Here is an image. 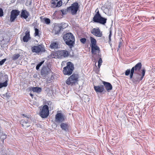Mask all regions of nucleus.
I'll use <instances>...</instances> for the list:
<instances>
[{"label":"nucleus","instance_id":"1","mask_svg":"<svg viewBox=\"0 0 155 155\" xmlns=\"http://www.w3.org/2000/svg\"><path fill=\"white\" fill-rule=\"evenodd\" d=\"M63 38L66 44L71 48L75 43L74 37L73 34L71 33H67L64 35Z\"/></svg>","mask_w":155,"mask_h":155},{"label":"nucleus","instance_id":"2","mask_svg":"<svg viewBox=\"0 0 155 155\" xmlns=\"http://www.w3.org/2000/svg\"><path fill=\"white\" fill-rule=\"evenodd\" d=\"M79 77L78 74L74 73L67 79L66 83L68 85H73L78 82Z\"/></svg>","mask_w":155,"mask_h":155},{"label":"nucleus","instance_id":"3","mask_svg":"<svg viewBox=\"0 0 155 155\" xmlns=\"http://www.w3.org/2000/svg\"><path fill=\"white\" fill-rule=\"evenodd\" d=\"M74 69L73 64L71 62H68L67 63L66 66L63 68V73L65 75H70L72 73Z\"/></svg>","mask_w":155,"mask_h":155},{"label":"nucleus","instance_id":"4","mask_svg":"<svg viewBox=\"0 0 155 155\" xmlns=\"http://www.w3.org/2000/svg\"><path fill=\"white\" fill-rule=\"evenodd\" d=\"M107 19L102 17L98 11L93 18L94 22L98 23L102 25H104L106 22Z\"/></svg>","mask_w":155,"mask_h":155},{"label":"nucleus","instance_id":"5","mask_svg":"<svg viewBox=\"0 0 155 155\" xmlns=\"http://www.w3.org/2000/svg\"><path fill=\"white\" fill-rule=\"evenodd\" d=\"M49 108L48 105H45L40 108L39 115L42 118H46L49 115Z\"/></svg>","mask_w":155,"mask_h":155},{"label":"nucleus","instance_id":"6","mask_svg":"<svg viewBox=\"0 0 155 155\" xmlns=\"http://www.w3.org/2000/svg\"><path fill=\"white\" fill-rule=\"evenodd\" d=\"M31 51L33 52H35L36 54L42 53L45 51L44 46L42 44L35 46L31 48Z\"/></svg>","mask_w":155,"mask_h":155},{"label":"nucleus","instance_id":"7","mask_svg":"<svg viewBox=\"0 0 155 155\" xmlns=\"http://www.w3.org/2000/svg\"><path fill=\"white\" fill-rule=\"evenodd\" d=\"M79 8L78 3L77 2H75L72 4L70 7L68 8L67 9L71 12L72 15H74L76 14Z\"/></svg>","mask_w":155,"mask_h":155},{"label":"nucleus","instance_id":"8","mask_svg":"<svg viewBox=\"0 0 155 155\" xmlns=\"http://www.w3.org/2000/svg\"><path fill=\"white\" fill-rule=\"evenodd\" d=\"M142 75L141 77L140 78V75L139 74H137L136 75H134L133 76V77L132 79V80L134 83H136V82H139L140 81H141L142 80L143 78V77L144 76L145 73V69H142Z\"/></svg>","mask_w":155,"mask_h":155},{"label":"nucleus","instance_id":"9","mask_svg":"<svg viewBox=\"0 0 155 155\" xmlns=\"http://www.w3.org/2000/svg\"><path fill=\"white\" fill-rule=\"evenodd\" d=\"M20 12L17 10H12L11 12L10 16V21L14 22L17 17L19 15Z\"/></svg>","mask_w":155,"mask_h":155},{"label":"nucleus","instance_id":"10","mask_svg":"<svg viewBox=\"0 0 155 155\" xmlns=\"http://www.w3.org/2000/svg\"><path fill=\"white\" fill-rule=\"evenodd\" d=\"M51 6L52 8L59 7L62 5V2L61 0H51Z\"/></svg>","mask_w":155,"mask_h":155},{"label":"nucleus","instance_id":"11","mask_svg":"<svg viewBox=\"0 0 155 155\" xmlns=\"http://www.w3.org/2000/svg\"><path fill=\"white\" fill-rule=\"evenodd\" d=\"M91 33L97 37H101L102 35V32L98 28H93L91 30Z\"/></svg>","mask_w":155,"mask_h":155},{"label":"nucleus","instance_id":"12","mask_svg":"<svg viewBox=\"0 0 155 155\" xmlns=\"http://www.w3.org/2000/svg\"><path fill=\"white\" fill-rule=\"evenodd\" d=\"M64 120L63 114L61 113H57L55 116V121L58 122H61Z\"/></svg>","mask_w":155,"mask_h":155},{"label":"nucleus","instance_id":"13","mask_svg":"<svg viewBox=\"0 0 155 155\" xmlns=\"http://www.w3.org/2000/svg\"><path fill=\"white\" fill-rule=\"evenodd\" d=\"M29 122V121L28 119H22L20 121V123L22 127L25 128L30 126Z\"/></svg>","mask_w":155,"mask_h":155},{"label":"nucleus","instance_id":"14","mask_svg":"<svg viewBox=\"0 0 155 155\" xmlns=\"http://www.w3.org/2000/svg\"><path fill=\"white\" fill-rule=\"evenodd\" d=\"M94 89L97 93H102L104 91V86L103 85L94 86Z\"/></svg>","mask_w":155,"mask_h":155},{"label":"nucleus","instance_id":"15","mask_svg":"<svg viewBox=\"0 0 155 155\" xmlns=\"http://www.w3.org/2000/svg\"><path fill=\"white\" fill-rule=\"evenodd\" d=\"M25 35L22 38V40L24 42H27L29 40L31 39V37L30 36V31L28 30H27L25 31Z\"/></svg>","mask_w":155,"mask_h":155},{"label":"nucleus","instance_id":"16","mask_svg":"<svg viewBox=\"0 0 155 155\" xmlns=\"http://www.w3.org/2000/svg\"><path fill=\"white\" fill-rule=\"evenodd\" d=\"M103 83L105 88L108 92H109L110 90L112 89V87L110 83L104 81Z\"/></svg>","mask_w":155,"mask_h":155},{"label":"nucleus","instance_id":"17","mask_svg":"<svg viewBox=\"0 0 155 155\" xmlns=\"http://www.w3.org/2000/svg\"><path fill=\"white\" fill-rule=\"evenodd\" d=\"M91 52L93 54H95L97 52L98 53L100 52L99 47L97 46H91Z\"/></svg>","mask_w":155,"mask_h":155},{"label":"nucleus","instance_id":"18","mask_svg":"<svg viewBox=\"0 0 155 155\" xmlns=\"http://www.w3.org/2000/svg\"><path fill=\"white\" fill-rule=\"evenodd\" d=\"M50 69L48 68L44 67L41 69V75L45 76L48 74L50 71Z\"/></svg>","mask_w":155,"mask_h":155},{"label":"nucleus","instance_id":"19","mask_svg":"<svg viewBox=\"0 0 155 155\" xmlns=\"http://www.w3.org/2000/svg\"><path fill=\"white\" fill-rule=\"evenodd\" d=\"M29 15V12L25 10H23L21 14V17L25 19H26Z\"/></svg>","mask_w":155,"mask_h":155},{"label":"nucleus","instance_id":"20","mask_svg":"<svg viewBox=\"0 0 155 155\" xmlns=\"http://www.w3.org/2000/svg\"><path fill=\"white\" fill-rule=\"evenodd\" d=\"M111 9V6L110 5H106L104 10V12L106 14L109 15L110 13Z\"/></svg>","mask_w":155,"mask_h":155},{"label":"nucleus","instance_id":"21","mask_svg":"<svg viewBox=\"0 0 155 155\" xmlns=\"http://www.w3.org/2000/svg\"><path fill=\"white\" fill-rule=\"evenodd\" d=\"M142 67V64L141 63L139 62L137 63L134 67H133L131 69H134L135 71H139L140 70Z\"/></svg>","mask_w":155,"mask_h":155},{"label":"nucleus","instance_id":"22","mask_svg":"<svg viewBox=\"0 0 155 155\" xmlns=\"http://www.w3.org/2000/svg\"><path fill=\"white\" fill-rule=\"evenodd\" d=\"M60 126L65 131H67L68 130L69 127V125L68 124L64 123H62L60 125Z\"/></svg>","mask_w":155,"mask_h":155},{"label":"nucleus","instance_id":"23","mask_svg":"<svg viewBox=\"0 0 155 155\" xmlns=\"http://www.w3.org/2000/svg\"><path fill=\"white\" fill-rule=\"evenodd\" d=\"M62 28H64L61 24L58 25L57 26H55L54 30L57 33H58Z\"/></svg>","mask_w":155,"mask_h":155},{"label":"nucleus","instance_id":"24","mask_svg":"<svg viewBox=\"0 0 155 155\" xmlns=\"http://www.w3.org/2000/svg\"><path fill=\"white\" fill-rule=\"evenodd\" d=\"M59 55H61V56L64 57H66L68 56V51L65 50H61L59 52Z\"/></svg>","mask_w":155,"mask_h":155},{"label":"nucleus","instance_id":"25","mask_svg":"<svg viewBox=\"0 0 155 155\" xmlns=\"http://www.w3.org/2000/svg\"><path fill=\"white\" fill-rule=\"evenodd\" d=\"M31 90L33 92L38 93L40 92L41 91V87H33Z\"/></svg>","mask_w":155,"mask_h":155},{"label":"nucleus","instance_id":"26","mask_svg":"<svg viewBox=\"0 0 155 155\" xmlns=\"http://www.w3.org/2000/svg\"><path fill=\"white\" fill-rule=\"evenodd\" d=\"M50 46L51 48L57 49L58 48V44L57 42H54L51 44Z\"/></svg>","mask_w":155,"mask_h":155},{"label":"nucleus","instance_id":"27","mask_svg":"<svg viewBox=\"0 0 155 155\" xmlns=\"http://www.w3.org/2000/svg\"><path fill=\"white\" fill-rule=\"evenodd\" d=\"M91 46H95L96 44V41L94 38L91 37Z\"/></svg>","mask_w":155,"mask_h":155},{"label":"nucleus","instance_id":"28","mask_svg":"<svg viewBox=\"0 0 155 155\" xmlns=\"http://www.w3.org/2000/svg\"><path fill=\"white\" fill-rule=\"evenodd\" d=\"M7 81H8L6 80L3 83H0V88L3 87H6L8 84Z\"/></svg>","mask_w":155,"mask_h":155},{"label":"nucleus","instance_id":"29","mask_svg":"<svg viewBox=\"0 0 155 155\" xmlns=\"http://www.w3.org/2000/svg\"><path fill=\"white\" fill-rule=\"evenodd\" d=\"M20 56V55L19 54H14L12 56V59L13 60H15L18 59Z\"/></svg>","mask_w":155,"mask_h":155},{"label":"nucleus","instance_id":"30","mask_svg":"<svg viewBox=\"0 0 155 155\" xmlns=\"http://www.w3.org/2000/svg\"><path fill=\"white\" fill-rule=\"evenodd\" d=\"M135 72L134 71V69H131V71L130 72V79H132L133 77V74L134 73V72Z\"/></svg>","mask_w":155,"mask_h":155},{"label":"nucleus","instance_id":"31","mask_svg":"<svg viewBox=\"0 0 155 155\" xmlns=\"http://www.w3.org/2000/svg\"><path fill=\"white\" fill-rule=\"evenodd\" d=\"M43 20L45 23L47 24H49L50 23V20L48 18H44L43 19Z\"/></svg>","mask_w":155,"mask_h":155},{"label":"nucleus","instance_id":"32","mask_svg":"<svg viewBox=\"0 0 155 155\" xmlns=\"http://www.w3.org/2000/svg\"><path fill=\"white\" fill-rule=\"evenodd\" d=\"M102 62V60L101 58H100L98 61V67L99 68H100Z\"/></svg>","mask_w":155,"mask_h":155},{"label":"nucleus","instance_id":"33","mask_svg":"<svg viewBox=\"0 0 155 155\" xmlns=\"http://www.w3.org/2000/svg\"><path fill=\"white\" fill-rule=\"evenodd\" d=\"M43 62V61L41 62L36 66V70H38L39 69L40 67L42 65Z\"/></svg>","mask_w":155,"mask_h":155},{"label":"nucleus","instance_id":"34","mask_svg":"<svg viewBox=\"0 0 155 155\" xmlns=\"http://www.w3.org/2000/svg\"><path fill=\"white\" fill-rule=\"evenodd\" d=\"M39 35V30L38 29L35 28V36H38Z\"/></svg>","mask_w":155,"mask_h":155},{"label":"nucleus","instance_id":"35","mask_svg":"<svg viewBox=\"0 0 155 155\" xmlns=\"http://www.w3.org/2000/svg\"><path fill=\"white\" fill-rule=\"evenodd\" d=\"M67 10L66 9H62L61 10V11L63 15L66 14L67 12Z\"/></svg>","mask_w":155,"mask_h":155},{"label":"nucleus","instance_id":"36","mask_svg":"<svg viewBox=\"0 0 155 155\" xmlns=\"http://www.w3.org/2000/svg\"><path fill=\"white\" fill-rule=\"evenodd\" d=\"M130 71L131 70L130 69H127L125 72V75L126 76L130 74Z\"/></svg>","mask_w":155,"mask_h":155},{"label":"nucleus","instance_id":"37","mask_svg":"<svg viewBox=\"0 0 155 155\" xmlns=\"http://www.w3.org/2000/svg\"><path fill=\"white\" fill-rule=\"evenodd\" d=\"M122 41H123V40L121 39H120V41L119 42V44L118 46V49L119 48H120L122 45Z\"/></svg>","mask_w":155,"mask_h":155},{"label":"nucleus","instance_id":"38","mask_svg":"<svg viewBox=\"0 0 155 155\" xmlns=\"http://www.w3.org/2000/svg\"><path fill=\"white\" fill-rule=\"evenodd\" d=\"M86 39L84 38H82L80 39L81 42L83 44H85L86 41Z\"/></svg>","mask_w":155,"mask_h":155},{"label":"nucleus","instance_id":"39","mask_svg":"<svg viewBox=\"0 0 155 155\" xmlns=\"http://www.w3.org/2000/svg\"><path fill=\"white\" fill-rule=\"evenodd\" d=\"M6 61V59H4L2 60V61H0V65H3L4 64V63Z\"/></svg>","mask_w":155,"mask_h":155},{"label":"nucleus","instance_id":"40","mask_svg":"<svg viewBox=\"0 0 155 155\" xmlns=\"http://www.w3.org/2000/svg\"><path fill=\"white\" fill-rule=\"evenodd\" d=\"M3 12L2 8H0V17H2L3 16Z\"/></svg>","mask_w":155,"mask_h":155},{"label":"nucleus","instance_id":"41","mask_svg":"<svg viewBox=\"0 0 155 155\" xmlns=\"http://www.w3.org/2000/svg\"><path fill=\"white\" fill-rule=\"evenodd\" d=\"M112 35V31L111 30H110V31L109 35V39L110 41H111V37Z\"/></svg>","mask_w":155,"mask_h":155},{"label":"nucleus","instance_id":"42","mask_svg":"<svg viewBox=\"0 0 155 155\" xmlns=\"http://www.w3.org/2000/svg\"><path fill=\"white\" fill-rule=\"evenodd\" d=\"M22 115L23 116V117H26V119H28V120H29V115H28V116H27V115H25V114H23Z\"/></svg>","mask_w":155,"mask_h":155},{"label":"nucleus","instance_id":"43","mask_svg":"<svg viewBox=\"0 0 155 155\" xmlns=\"http://www.w3.org/2000/svg\"><path fill=\"white\" fill-rule=\"evenodd\" d=\"M9 94H8V93H6V97H9L10 96L9 95Z\"/></svg>","mask_w":155,"mask_h":155},{"label":"nucleus","instance_id":"44","mask_svg":"<svg viewBox=\"0 0 155 155\" xmlns=\"http://www.w3.org/2000/svg\"><path fill=\"white\" fill-rule=\"evenodd\" d=\"M30 95L32 97L33 96V95L32 94H30Z\"/></svg>","mask_w":155,"mask_h":155},{"label":"nucleus","instance_id":"45","mask_svg":"<svg viewBox=\"0 0 155 155\" xmlns=\"http://www.w3.org/2000/svg\"><path fill=\"white\" fill-rule=\"evenodd\" d=\"M69 0H68V1H69Z\"/></svg>","mask_w":155,"mask_h":155}]
</instances>
